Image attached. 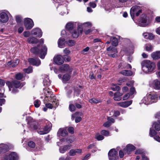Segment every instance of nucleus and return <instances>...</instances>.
<instances>
[{"mask_svg":"<svg viewBox=\"0 0 160 160\" xmlns=\"http://www.w3.org/2000/svg\"><path fill=\"white\" fill-rule=\"evenodd\" d=\"M154 88L158 90L160 89V81L158 80H155L153 82Z\"/></svg>","mask_w":160,"mask_h":160,"instance_id":"26","label":"nucleus"},{"mask_svg":"<svg viewBox=\"0 0 160 160\" xmlns=\"http://www.w3.org/2000/svg\"><path fill=\"white\" fill-rule=\"evenodd\" d=\"M19 62V60L18 59H17L14 62H12V66L13 68L15 67L16 66H17Z\"/></svg>","mask_w":160,"mask_h":160,"instance_id":"52","label":"nucleus"},{"mask_svg":"<svg viewBox=\"0 0 160 160\" xmlns=\"http://www.w3.org/2000/svg\"><path fill=\"white\" fill-rule=\"evenodd\" d=\"M81 27V26L78 25L77 30L73 29L72 31H70L72 34V37L73 38H77L78 37L79 34L82 33L83 29Z\"/></svg>","mask_w":160,"mask_h":160,"instance_id":"5","label":"nucleus"},{"mask_svg":"<svg viewBox=\"0 0 160 160\" xmlns=\"http://www.w3.org/2000/svg\"><path fill=\"white\" fill-rule=\"evenodd\" d=\"M28 62L31 64L38 66L41 63L40 60L38 58H30L28 59Z\"/></svg>","mask_w":160,"mask_h":160,"instance_id":"12","label":"nucleus"},{"mask_svg":"<svg viewBox=\"0 0 160 160\" xmlns=\"http://www.w3.org/2000/svg\"><path fill=\"white\" fill-rule=\"evenodd\" d=\"M8 149V147L7 145L3 143L0 144V153L6 152Z\"/></svg>","mask_w":160,"mask_h":160,"instance_id":"18","label":"nucleus"},{"mask_svg":"<svg viewBox=\"0 0 160 160\" xmlns=\"http://www.w3.org/2000/svg\"><path fill=\"white\" fill-rule=\"evenodd\" d=\"M127 152L126 151V150L125 149H123V152L122 151H120L119 152V156L121 158H123L124 156V153Z\"/></svg>","mask_w":160,"mask_h":160,"instance_id":"46","label":"nucleus"},{"mask_svg":"<svg viewBox=\"0 0 160 160\" xmlns=\"http://www.w3.org/2000/svg\"><path fill=\"white\" fill-rule=\"evenodd\" d=\"M158 122L159 123L155 122L152 125V126L154 127L155 129L158 131L160 130V121L159 120Z\"/></svg>","mask_w":160,"mask_h":160,"instance_id":"31","label":"nucleus"},{"mask_svg":"<svg viewBox=\"0 0 160 160\" xmlns=\"http://www.w3.org/2000/svg\"><path fill=\"white\" fill-rule=\"evenodd\" d=\"M28 41L30 43H36L38 42V40L37 38L32 37L28 38Z\"/></svg>","mask_w":160,"mask_h":160,"instance_id":"28","label":"nucleus"},{"mask_svg":"<svg viewBox=\"0 0 160 160\" xmlns=\"http://www.w3.org/2000/svg\"><path fill=\"white\" fill-rule=\"evenodd\" d=\"M111 89L113 91H119L120 90V88L119 86H116L115 87H112Z\"/></svg>","mask_w":160,"mask_h":160,"instance_id":"58","label":"nucleus"},{"mask_svg":"<svg viewBox=\"0 0 160 160\" xmlns=\"http://www.w3.org/2000/svg\"><path fill=\"white\" fill-rule=\"evenodd\" d=\"M42 121L47 123V125L44 128H39L38 129V132L40 135L46 134L49 132L52 127V124L48 121L44 120Z\"/></svg>","mask_w":160,"mask_h":160,"instance_id":"3","label":"nucleus"},{"mask_svg":"<svg viewBox=\"0 0 160 160\" xmlns=\"http://www.w3.org/2000/svg\"><path fill=\"white\" fill-rule=\"evenodd\" d=\"M69 155L71 156H73L76 155L75 149L71 150L69 152Z\"/></svg>","mask_w":160,"mask_h":160,"instance_id":"56","label":"nucleus"},{"mask_svg":"<svg viewBox=\"0 0 160 160\" xmlns=\"http://www.w3.org/2000/svg\"><path fill=\"white\" fill-rule=\"evenodd\" d=\"M58 100H55V101H53L52 102V103H48L46 104L45 106L47 108L52 109L53 107H56L58 105Z\"/></svg>","mask_w":160,"mask_h":160,"instance_id":"16","label":"nucleus"},{"mask_svg":"<svg viewBox=\"0 0 160 160\" xmlns=\"http://www.w3.org/2000/svg\"><path fill=\"white\" fill-rule=\"evenodd\" d=\"M130 96V94L128 93H127L125 94L123 97V100H125L129 98Z\"/></svg>","mask_w":160,"mask_h":160,"instance_id":"63","label":"nucleus"},{"mask_svg":"<svg viewBox=\"0 0 160 160\" xmlns=\"http://www.w3.org/2000/svg\"><path fill=\"white\" fill-rule=\"evenodd\" d=\"M9 154L11 160H17V155L16 153L12 152Z\"/></svg>","mask_w":160,"mask_h":160,"instance_id":"33","label":"nucleus"},{"mask_svg":"<svg viewBox=\"0 0 160 160\" xmlns=\"http://www.w3.org/2000/svg\"><path fill=\"white\" fill-rule=\"evenodd\" d=\"M107 49L108 52H112V53H118L117 48L115 47H112L110 46Z\"/></svg>","mask_w":160,"mask_h":160,"instance_id":"29","label":"nucleus"},{"mask_svg":"<svg viewBox=\"0 0 160 160\" xmlns=\"http://www.w3.org/2000/svg\"><path fill=\"white\" fill-rule=\"evenodd\" d=\"M142 64V69L145 72H152L155 67V63L148 60L144 61Z\"/></svg>","mask_w":160,"mask_h":160,"instance_id":"2","label":"nucleus"},{"mask_svg":"<svg viewBox=\"0 0 160 160\" xmlns=\"http://www.w3.org/2000/svg\"><path fill=\"white\" fill-rule=\"evenodd\" d=\"M112 41V45L114 46H116L118 44V42L117 38L115 37H112L111 38Z\"/></svg>","mask_w":160,"mask_h":160,"instance_id":"32","label":"nucleus"},{"mask_svg":"<svg viewBox=\"0 0 160 160\" xmlns=\"http://www.w3.org/2000/svg\"><path fill=\"white\" fill-rule=\"evenodd\" d=\"M132 103V101H125L122 102H118L117 104L123 108H126L130 105Z\"/></svg>","mask_w":160,"mask_h":160,"instance_id":"17","label":"nucleus"},{"mask_svg":"<svg viewBox=\"0 0 160 160\" xmlns=\"http://www.w3.org/2000/svg\"><path fill=\"white\" fill-rule=\"evenodd\" d=\"M81 103L82 102H80L79 103H78L77 102H75L74 103L76 107L78 109H80L82 108V107L81 105Z\"/></svg>","mask_w":160,"mask_h":160,"instance_id":"53","label":"nucleus"},{"mask_svg":"<svg viewBox=\"0 0 160 160\" xmlns=\"http://www.w3.org/2000/svg\"><path fill=\"white\" fill-rule=\"evenodd\" d=\"M101 133L102 135L106 136H108L109 135V131L105 130H103L102 131H101Z\"/></svg>","mask_w":160,"mask_h":160,"instance_id":"48","label":"nucleus"},{"mask_svg":"<svg viewBox=\"0 0 160 160\" xmlns=\"http://www.w3.org/2000/svg\"><path fill=\"white\" fill-rule=\"evenodd\" d=\"M9 154H7L3 157L2 160H11Z\"/></svg>","mask_w":160,"mask_h":160,"instance_id":"51","label":"nucleus"},{"mask_svg":"<svg viewBox=\"0 0 160 160\" xmlns=\"http://www.w3.org/2000/svg\"><path fill=\"white\" fill-rule=\"evenodd\" d=\"M28 146L31 148H34L35 146V143L33 141H29L28 143Z\"/></svg>","mask_w":160,"mask_h":160,"instance_id":"45","label":"nucleus"},{"mask_svg":"<svg viewBox=\"0 0 160 160\" xmlns=\"http://www.w3.org/2000/svg\"><path fill=\"white\" fill-rule=\"evenodd\" d=\"M139 7L137 6H135L132 7L130 10V13L132 18L134 17L135 13L138 11Z\"/></svg>","mask_w":160,"mask_h":160,"instance_id":"19","label":"nucleus"},{"mask_svg":"<svg viewBox=\"0 0 160 160\" xmlns=\"http://www.w3.org/2000/svg\"><path fill=\"white\" fill-rule=\"evenodd\" d=\"M147 17L145 14H142L141 17L139 21L138 25L142 27H145L147 26L148 22H147Z\"/></svg>","mask_w":160,"mask_h":160,"instance_id":"6","label":"nucleus"},{"mask_svg":"<svg viewBox=\"0 0 160 160\" xmlns=\"http://www.w3.org/2000/svg\"><path fill=\"white\" fill-rule=\"evenodd\" d=\"M153 48L152 46L150 44H147L146 45V50L148 51H151Z\"/></svg>","mask_w":160,"mask_h":160,"instance_id":"40","label":"nucleus"},{"mask_svg":"<svg viewBox=\"0 0 160 160\" xmlns=\"http://www.w3.org/2000/svg\"><path fill=\"white\" fill-rule=\"evenodd\" d=\"M31 33L38 37H40L42 35L41 30L38 28L33 29L31 31Z\"/></svg>","mask_w":160,"mask_h":160,"instance_id":"13","label":"nucleus"},{"mask_svg":"<svg viewBox=\"0 0 160 160\" xmlns=\"http://www.w3.org/2000/svg\"><path fill=\"white\" fill-rule=\"evenodd\" d=\"M58 44L59 48H62L64 47L65 46V39L63 38H60L58 40Z\"/></svg>","mask_w":160,"mask_h":160,"instance_id":"25","label":"nucleus"},{"mask_svg":"<svg viewBox=\"0 0 160 160\" xmlns=\"http://www.w3.org/2000/svg\"><path fill=\"white\" fill-rule=\"evenodd\" d=\"M43 83L45 86H49L50 84V81L48 77L45 78L44 79Z\"/></svg>","mask_w":160,"mask_h":160,"instance_id":"37","label":"nucleus"},{"mask_svg":"<svg viewBox=\"0 0 160 160\" xmlns=\"http://www.w3.org/2000/svg\"><path fill=\"white\" fill-rule=\"evenodd\" d=\"M67 29L69 31H72L73 28V23L69 22L68 23L66 26Z\"/></svg>","mask_w":160,"mask_h":160,"instance_id":"30","label":"nucleus"},{"mask_svg":"<svg viewBox=\"0 0 160 160\" xmlns=\"http://www.w3.org/2000/svg\"><path fill=\"white\" fill-rule=\"evenodd\" d=\"M142 103L146 105H148L152 103V101H151L150 99L148 98V95L144 97L142 100Z\"/></svg>","mask_w":160,"mask_h":160,"instance_id":"22","label":"nucleus"},{"mask_svg":"<svg viewBox=\"0 0 160 160\" xmlns=\"http://www.w3.org/2000/svg\"><path fill=\"white\" fill-rule=\"evenodd\" d=\"M151 57L154 59H158L160 58V51H157L153 52L151 54Z\"/></svg>","mask_w":160,"mask_h":160,"instance_id":"23","label":"nucleus"},{"mask_svg":"<svg viewBox=\"0 0 160 160\" xmlns=\"http://www.w3.org/2000/svg\"><path fill=\"white\" fill-rule=\"evenodd\" d=\"M47 49L45 46H42L38 45L37 47H35L31 49L32 53L36 54H40L39 57L42 59H44L47 54Z\"/></svg>","mask_w":160,"mask_h":160,"instance_id":"1","label":"nucleus"},{"mask_svg":"<svg viewBox=\"0 0 160 160\" xmlns=\"http://www.w3.org/2000/svg\"><path fill=\"white\" fill-rule=\"evenodd\" d=\"M66 141V142L68 143H70L73 142L74 141L73 138L71 137H68L66 138H64Z\"/></svg>","mask_w":160,"mask_h":160,"instance_id":"38","label":"nucleus"},{"mask_svg":"<svg viewBox=\"0 0 160 160\" xmlns=\"http://www.w3.org/2000/svg\"><path fill=\"white\" fill-rule=\"evenodd\" d=\"M110 160H115L118 158V152L114 149H111L108 153Z\"/></svg>","mask_w":160,"mask_h":160,"instance_id":"7","label":"nucleus"},{"mask_svg":"<svg viewBox=\"0 0 160 160\" xmlns=\"http://www.w3.org/2000/svg\"><path fill=\"white\" fill-rule=\"evenodd\" d=\"M24 25L27 29H30L34 26L32 20L30 18L25 19L24 21Z\"/></svg>","mask_w":160,"mask_h":160,"instance_id":"8","label":"nucleus"},{"mask_svg":"<svg viewBox=\"0 0 160 160\" xmlns=\"http://www.w3.org/2000/svg\"><path fill=\"white\" fill-rule=\"evenodd\" d=\"M111 124V122H110L108 121L106 122L103 124V126L106 127H109Z\"/></svg>","mask_w":160,"mask_h":160,"instance_id":"55","label":"nucleus"},{"mask_svg":"<svg viewBox=\"0 0 160 160\" xmlns=\"http://www.w3.org/2000/svg\"><path fill=\"white\" fill-rule=\"evenodd\" d=\"M156 134V132L151 128L150 129L149 135L151 137H153Z\"/></svg>","mask_w":160,"mask_h":160,"instance_id":"44","label":"nucleus"},{"mask_svg":"<svg viewBox=\"0 0 160 160\" xmlns=\"http://www.w3.org/2000/svg\"><path fill=\"white\" fill-rule=\"evenodd\" d=\"M24 77V74L21 73H19L16 75L15 78L18 80L22 79Z\"/></svg>","mask_w":160,"mask_h":160,"instance_id":"34","label":"nucleus"},{"mask_svg":"<svg viewBox=\"0 0 160 160\" xmlns=\"http://www.w3.org/2000/svg\"><path fill=\"white\" fill-rule=\"evenodd\" d=\"M60 71L62 72H71L72 69L70 68L68 64H64L61 66L59 68Z\"/></svg>","mask_w":160,"mask_h":160,"instance_id":"10","label":"nucleus"},{"mask_svg":"<svg viewBox=\"0 0 160 160\" xmlns=\"http://www.w3.org/2000/svg\"><path fill=\"white\" fill-rule=\"evenodd\" d=\"M71 146L72 145L70 144L66 145L63 147V149L67 151L68 150L70 149Z\"/></svg>","mask_w":160,"mask_h":160,"instance_id":"60","label":"nucleus"},{"mask_svg":"<svg viewBox=\"0 0 160 160\" xmlns=\"http://www.w3.org/2000/svg\"><path fill=\"white\" fill-rule=\"evenodd\" d=\"M120 73L123 75L126 76H131L133 74L132 72L130 70H124L121 71Z\"/></svg>","mask_w":160,"mask_h":160,"instance_id":"27","label":"nucleus"},{"mask_svg":"<svg viewBox=\"0 0 160 160\" xmlns=\"http://www.w3.org/2000/svg\"><path fill=\"white\" fill-rule=\"evenodd\" d=\"M89 102L91 103H97L100 102V100L96 99L95 98H93L89 100Z\"/></svg>","mask_w":160,"mask_h":160,"instance_id":"42","label":"nucleus"},{"mask_svg":"<svg viewBox=\"0 0 160 160\" xmlns=\"http://www.w3.org/2000/svg\"><path fill=\"white\" fill-rule=\"evenodd\" d=\"M68 130L69 133L73 134L74 133V128L72 127H69L68 129Z\"/></svg>","mask_w":160,"mask_h":160,"instance_id":"59","label":"nucleus"},{"mask_svg":"<svg viewBox=\"0 0 160 160\" xmlns=\"http://www.w3.org/2000/svg\"><path fill=\"white\" fill-rule=\"evenodd\" d=\"M70 78V74H64L62 77V80L64 82H66L69 80Z\"/></svg>","mask_w":160,"mask_h":160,"instance_id":"35","label":"nucleus"},{"mask_svg":"<svg viewBox=\"0 0 160 160\" xmlns=\"http://www.w3.org/2000/svg\"><path fill=\"white\" fill-rule=\"evenodd\" d=\"M28 124L30 125V127L33 129L35 130L37 129V126L35 124L34 122H28Z\"/></svg>","mask_w":160,"mask_h":160,"instance_id":"39","label":"nucleus"},{"mask_svg":"<svg viewBox=\"0 0 160 160\" xmlns=\"http://www.w3.org/2000/svg\"><path fill=\"white\" fill-rule=\"evenodd\" d=\"M16 21L17 22H20L22 21L21 17L19 16H17L16 17Z\"/></svg>","mask_w":160,"mask_h":160,"instance_id":"61","label":"nucleus"},{"mask_svg":"<svg viewBox=\"0 0 160 160\" xmlns=\"http://www.w3.org/2000/svg\"><path fill=\"white\" fill-rule=\"evenodd\" d=\"M24 71L27 73H29L32 72V67H30L24 69Z\"/></svg>","mask_w":160,"mask_h":160,"instance_id":"41","label":"nucleus"},{"mask_svg":"<svg viewBox=\"0 0 160 160\" xmlns=\"http://www.w3.org/2000/svg\"><path fill=\"white\" fill-rule=\"evenodd\" d=\"M80 114V115H81L82 113L79 112H78L75 113L74 114H72V119L73 120L74 119V118L78 115Z\"/></svg>","mask_w":160,"mask_h":160,"instance_id":"54","label":"nucleus"},{"mask_svg":"<svg viewBox=\"0 0 160 160\" xmlns=\"http://www.w3.org/2000/svg\"><path fill=\"white\" fill-rule=\"evenodd\" d=\"M118 68L121 69H131L132 68V66L130 64L123 62H121L118 65Z\"/></svg>","mask_w":160,"mask_h":160,"instance_id":"15","label":"nucleus"},{"mask_svg":"<svg viewBox=\"0 0 160 160\" xmlns=\"http://www.w3.org/2000/svg\"><path fill=\"white\" fill-rule=\"evenodd\" d=\"M95 138L98 140L99 141L103 140L104 139V137L102 135H97L95 137Z\"/></svg>","mask_w":160,"mask_h":160,"instance_id":"50","label":"nucleus"},{"mask_svg":"<svg viewBox=\"0 0 160 160\" xmlns=\"http://www.w3.org/2000/svg\"><path fill=\"white\" fill-rule=\"evenodd\" d=\"M144 152V151L143 150L138 149L136 151L135 154H141L142 155V154H145Z\"/></svg>","mask_w":160,"mask_h":160,"instance_id":"49","label":"nucleus"},{"mask_svg":"<svg viewBox=\"0 0 160 160\" xmlns=\"http://www.w3.org/2000/svg\"><path fill=\"white\" fill-rule=\"evenodd\" d=\"M135 149V147L132 145L131 144H128L126 147V151L128 154H130L131 151H133Z\"/></svg>","mask_w":160,"mask_h":160,"instance_id":"20","label":"nucleus"},{"mask_svg":"<svg viewBox=\"0 0 160 160\" xmlns=\"http://www.w3.org/2000/svg\"><path fill=\"white\" fill-rule=\"evenodd\" d=\"M57 134L59 136L65 137L68 135V132L66 129L64 128H60Z\"/></svg>","mask_w":160,"mask_h":160,"instance_id":"14","label":"nucleus"},{"mask_svg":"<svg viewBox=\"0 0 160 160\" xmlns=\"http://www.w3.org/2000/svg\"><path fill=\"white\" fill-rule=\"evenodd\" d=\"M69 102L70 104L69 106V110L71 112L74 111L76 109L75 106L73 104H72V101H71Z\"/></svg>","mask_w":160,"mask_h":160,"instance_id":"36","label":"nucleus"},{"mask_svg":"<svg viewBox=\"0 0 160 160\" xmlns=\"http://www.w3.org/2000/svg\"><path fill=\"white\" fill-rule=\"evenodd\" d=\"M40 103V100H36L34 102V105L36 108H38L39 106Z\"/></svg>","mask_w":160,"mask_h":160,"instance_id":"47","label":"nucleus"},{"mask_svg":"<svg viewBox=\"0 0 160 160\" xmlns=\"http://www.w3.org/2000/svg\"><path fill=\"white\" fill-rule=\"evenodd\" d=\"M108 120L110 122L113 123L115 122V120L113 118L111 117H108L107 118Z\"/></svg>","mask_w":160,"mask_h":160,"instance_id":"64","label":"nucleus"},{"mask_svg":"<svg viewBox=\"0 0 160 160\" xmlns=\"http://www.w3.org/2000/svg\"><path fill=\"white\" fill-rule=\"evenodd\" d=\"M158 96L156 94H150L148 95V98L150 99L151 101H152V103L156 102L158 99Z\"/></svg>","mask_w":160,"mask_h":160,"instance_id":"24","label":"nucleus"},{"mask_svg":"<svg viewBox=\"0 0 160 160\" xmlns=\"http://www.w3.org/2000/svg\"><path fill=\"white\" fill-rule=\"evenodd\" d=\"M9 18L8 14L5 12L0 13V22L5 23L8 21Z\"/></svg>","mask_w":160,"mask_h":160,"instance_id":"9","label":"nucleus"},{"mask_svg":"<svg viewBox=\"0 0 160 160\" xmlns=\"http://www.w3.org/2000/svg\"><path fill=\"white\" fill-rule=\"evenodd\" d=\"M75 43V42L73 40H69L68 42V45L69 46H72Z\"/></svg>","mask_w":160,"mask_h":160,"instance_id":"57","label":"nucleus"},{"mask_svg":"<svg viewBox=\"0 0 160 160\" xmlns=\"http://www.w3.org/2000/svg\"><path fill=\"white\" fill-rule=\"evenodd\" d=\"M122 95V94L119 92H117L114 94L113 98L115 101H118L120 100L122 98L121 97Z\"/></svg>","mask_w":160,"mask_h":160,"instance_id":"21","label":"nucleus"},{"mask_svg":"<svg viewBox=\"0 0 160 160\" xmlns=\"http://www.w3.org/2000/svg\"><path fill=\"white\" fill-rule=\"evenodd\" d=\"M135 92V89L134 87H131L130 89V95H132Z\"/></svg>","mask_w":160,"mask_h":160,"instance_id":"62","label":"nucleus"},{"mask_svg":"<svg viewBox=\"0 0 160 160\" xmlns=\"http://www.w3.org/2000/svg\"><path fill=\"white\" fill-rule=\"evenodd\" d=\"M108 54L109 57L112 58H115L118 57L117 53H112V52H108Z\"/></svg>","mask_w":160,"mask_h":160,"instance_id":"43","label":"nucleus"},{"mask_svg":"<svg viewBox=\"0 0 160 160\" xmlns=\"http://www.w3.org/2000/svg\"><path fill=\"white\" fill-rule=\"evenodd\" d=\"M54 61L55 63L58 65H61L64 62L63 58L61 55H58L54 58Z\"/></svg>","mask_w":160,"mask_h":160,"instance_id":"11","label":"nucleus"},{"mask_svg":"<svg viewBox=\"0 0 160 160\" xmlns=\"http://www.w3.org/2000/svg\"><path fill=\"white\" fill-rule=\"evenodd\" d=\"M6 84L8 87L9 90L11 91L12 88L13 87H14L16 88H21L24 85L25 83H21L18 81L15 80L13 81L12 82L8 81L6 82Z\"/></svg>","mask_w":160,"mask_h":160,"instance_id":"4","label":"nucleus"}]
</instances>
